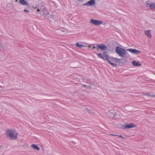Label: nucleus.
<instances>
[{"mask_svg": "<svg viewBox=\"0 0 155 155\" xmlns=\"http://www.w3.org/2000/svg\"><path fill=\"white\" fill-rule=\"evenodd\" d=\"M15 130L7 129L5 132L7 137H9L11 139L15 140L17 138L18 134H15Z\"/></svg>", "mask_w": 155, "mask_h": 155, "instance_id": "f257e3e1", "label": "nucleus"}, {"mask_svg": "<svg viewBox=\"0 0 155 155\" xmlns=\"http://www.w3.org/2000/svg\"><path fill=\"white\" fill-rule=\"evenodd\" d=\"M115 51L117 54L122 57H124L126 53V50L122 48L119 46H117L116 47Z\"/></svg>", "mask_w": 155, "mask_h": 155, "instance_id": "f03ea898", "label": "nucleus"}, {"mask_svg": "<svg viewBox=\"0 0 155 155\" xmlns=\"http://www.w3.org/2000/svg\"><path fill=\"white\" fill-rule=\"evenodd\" d=\"M90 22L91 24L96 26H99L102 25L103 23V22L101 21L93 19H91V20Z\"/></svg>", "mask_w": 155, "mask_h": 155, "instance_id": "7ed1b4c3", "label": "nucleus"}, {"mask_svg": "<svg viewBox=\"0 0 155 155\" xmlns=\"http://www.w3.org/2000/svg\"><path fill=\"white\" fill-rule=\"evenodd\" d=\"M96 4V0H90L88 2L84 3L83 5V6H94Z\"/></svg>", "mask_w": 155, "mask_h": 155, "instance_id": "20e7f679", "label": "nucleus"}, {"mask_svg": "<svg viewBox=\"0 0 155 155\" xmlns=\"http://www.w3.org/2000/svg\"><path fill=\"white\" fill-rule=\"evenodd\" d=\"M97 47L99 48L101 51L106 50L107 49V47L105 45L101 44L100 45L97 44Z\"/></svg>", "mask_w": 155, "mask_h": 155, "instance_id": "39448f33", "label": "nucleus"}, {"mask_svg": "<svg viewBox=\"0 0 155 155\" xmlns=\"http://www.w3.org/2000/svg\"><path fill=\"white\" fill-rule=\"evenodd\" d=\"M127 50L129 51V52L132 53H133L135 54H138L139 53H140V51L136 49L132 48L127 49Z\"/></svg>", "mask_w": 155, "mask_h": 155, "instance_id": "423d86ee", "label": "nucleus"}, {"mask_svg": "<svg viewBox=\"0 0 155 155\" xmlns=\"http://www.w3.org/2000/svg\"><path fill=\"white\" fill-rule=\"evenodd\" d=\"M105 59L108 61L109 63V62H112L114 61V58L112 57H109L107 55H104Z\"/></svg>", "mask_w": 155, "mask_h": 155, "instance_id": "0eeeda50", "label": "nucleus"}, {"mask_svg": "<svg viewBox=\"0 0 155 155\" xmlns=\"http://www.w3.org/2000/svg\"><path fill=\"white\" fill-rule=\"evenodd\" d=\"M145 34L149 38H152V35L150 33V30H145L144 31Z\"/></svg>", "mask_w": 155, "mask_h": 155, "instance_id": "6e6552de", "label": "nucleus"}, {"mask_svg": "<svg viewBox=\"0 0 155 155\" xmlns=\"http://www.w3.org/2000/svg\"><path fill=\"white\" fill-rule=\"evenodd\" d=\"M125 127L126 128H130L135 127V125L132 123H131L128 124H126Z\"/></svg>", "mask_w": 155, "mask_h": 155, "instance_id": "1a4fd4ad", "label": "nucleus"}, {"mask_svg": "<svg viewBox=\"0 0 155 155\" xmlns=\"http://www.w3.org/2000/svg\"><path fill=\"white\" fill-rule=\"evenodd\" d=\"M133 65L134 66H138L141 65V64L138 61H134L132 62Z\"/></svg>", "mask_w": 155, "mask_h": 155, "instance_id": "9d476101", "label": "nucleus"}, {"mask_svg": "<svg viewBox=\"0 0 155 155\" xmlns=\"http://www.w3.org/2000/svg\"><path fill=\"white\" fill-rule=\"evenodd\" d=\"M150 8L152 10H155V3L152 2L149 5Z\"/></svg>", "mask_w": 155, "mask_h": 155, "instance_id": "9b49d317", "label": "nucleus"}, {"mask_svg": "<svg viewBox=\"0 0 155 155\" xmlns=\"http://www.w3.org/2000/svg\"><path fill=\"white\" fill-rule=\"evenodd\" d=\"M31 147L34 149L38 150H39L40 149L39 147L37 145L35 144H32Z\"/></svg>", "mask_w": 155, "mask_h": 155, "instance_id": "f8f14e48", "label": "nucleus"}, {"mask_svg": "<svg viewBox=\"0 0 155 155\" xmlns=\"http://www.w3.org/2000/svg\"><path fill=\"white\" fill-rule=\"evenodd\" d=\"M20 3L23 5H26L28 4V2L25 0H20Z\"/></svg>", "mask_w": 155, "mask_h": 155, "instance_id": "ddd939ff", "label": "nucleus"}, {"mask_svg": "<svg viewBox=\"0 0 155 155\" xmlns=\"http://www.w3.org/2000/svg\"><path fill=\"white\" fill-rule=\"evenodd\" d=\"M114 61L116 62H120V59H119L117 58H114Z\"/></svg>", "mask_w": 155, "mask_h": 155, "instance_id": "4468645a", "label": "nucleus"}, {"mask_svg": "<svg viewBox=\"0 0 155 155\" xmlns=\"http://www.w3.org/2000/svg\"><path fill=\"white\" fill-rule=\"evenodd\" d=\"M76 46L81 48L84 47V46L81 44H80L78 43H77L76 45Z\"/></svg>", "mask_w": 155, "mask_h": 155, "instance_id": "2eb2a0df", "label": "nucleus"}, {"mask_svg": "<svg viewBox=\"0 0 155 155\" xmlns=\"http://www.w3.org/2000/svg\"><path fill=\"white\" fill-rule=\"evenodd\" d=\"M98 56L100 58H101V59H103L105 60V58L102 54H101V53L98 54Z\"/></svg>", "mask_w": 155, "mask_h": 155, "instance_id": "dca6fc26", "label": "nucleus"}, {"mask_svg": "<svg viewBox=\"0 0 155 155\" xmlns=\"http://www.w3.org/2000/svg\"><path fill=\"white\" fill-rule=\"evenodd\" d=\"M109 64L114 67H116L117 66V65L115 63L109 62Z\"/></svg>", "mask_w": 155, "mask_h": 155, "instance_id": "f3484780", "label": "nucleus"}, {"mask_svg": "<svg viewBox=\"0 0 155 155\" xmlns=\"http://www.w3.org/2000/svg\"><path fill=\"white\" fill-rule=\"evenodd\" d=\"M145 95L148 96H151V94L150 93H146Z\"/></svg>", "mask_w": 155, "mask_h": 155, "instance_id": "a211bd4d", "label": "nucleus"}, {"mask_svg": "<svg viewBox=\"0 0 155 155\" xmlns=\"http://www.w3.org/2000/svg\"><path fill=\"white\" fill-rule=\"evenodd\" d=\"M83 85V86L84 87H85V88H87V85H85V84H83V85Z\"/></svg>", "mask_w": 155, "mask_h": 155, "instance_id": "6ab92c4d", "label": "nucleus"}, {"mask_svg": "<svg viewBox=\"0 0 155 155\" xmlns=\"http://www.w3.org/2000/svg\"><path fill=\"white\" fill-rule=\"evenodd\" d=\"M117 136H118L123 139H124V137L122 135H118Z\"/></svg>", "mask_w": 155, "mask_h": 155, "instance_id": "aec40b11", "label": "nucleus"}, {"mask_svg": "<svg viewBox=\"0 0 155 155\" xmlns=\"http://www.w3.org/2000/svg\"><path fill=\"white\" fill-rule=\"evenodd\" d=\"M87 83L88 84H90L91 83V81L89 80H87Z\"/></svg>", "mask_w": 155, "mask_h": 155, "instance_id": "412c9836", "label": "nucleus"}, {"mask_svg": "<svg viewBox=\"0 0 155 155\" xmlns=\"http://www.w3.org/2000/svg\"><path fill=\"white\" fill-rule=\"evenodd\" d=\"M24 11L25 12H29L27 10H26V9H24Z\"/></svg>", "mask_w": 155, "mask_h": 155, "instance_id": "4be33fe9", "label": "nucleus"}, {"mask_svg": "<svg viewBox=\"0 0 155 155\" xmlns=\"http://www.w3.org/2000/svg\"><path fill=\"white\" fill-rule=\"evenodd\" d=\"M152 97H155V95H151V96Z\"/></svg>", "mask_w": 155, "mask_h": 155, "instance_id": "5701e85b", "label": "nucleus"}, {"mask_svg": "<svg viewBox=\"0 0 155 155\" xmlns=\"http://www.w3.org/2000/svg\"><path fill=\"white\" fill-rule=\"evenodd\" d=\"M97 48V47H96L95 46H94L92 48V49H94V48Z\"/></svg>", "mask_w": 155, "mask_h": 155, "instance_id": "b1692460", "label": "nucleus"}, {"mask_svg": "<svg viewBox=\"0 0 155 155\" xmlns=\"http://www.w3.org/2000/svg\"><path fill=\"white\" fill-rule=\"evenodd\" d=\"M111 135L113 136H118V135H116V134H111Z\"/></svg>", "mask_w": 155, "mask_h": 155, "instance_id": "393cba45", "label": "nucleus"}, {"mask_svg": "<svg viewBox=\"0 0 155 155\" xmlns=\"http://www.w3.org/2000/svg\"><path fill=\"white\" fill-rule=\"evenodd\" d=\"M37 11H38V12H40V9H38H38H37Z\"/></svg>", "mask_w": 155, "mask_h": 155, "instance_id": "a878e982", "label": "nucleus"}, {"mask_svg": "<svg viewBox=\"0 0 155 155\" xmlns=\"http://www.w3.org/2000/svg\"><path fill=\"white\" fill-rule=\"evenodd\" d=\"M16 2H17V0H16Z\"/></svg>", "mask_w": 155, "mask_h": 155, "instance_id": "bb28decb", "label": "nucleus"}]
</instances>
